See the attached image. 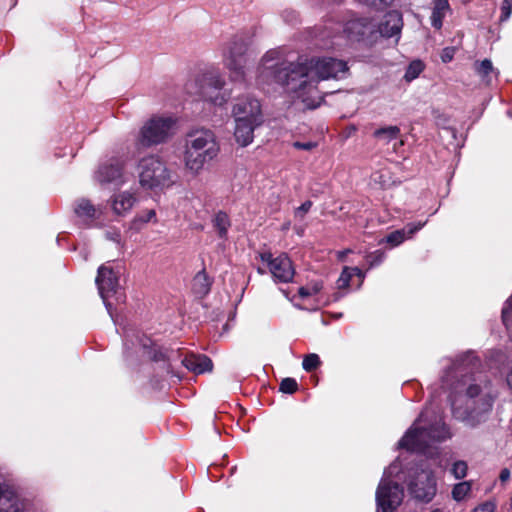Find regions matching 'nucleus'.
Instances as JSON below:
<instances>
[{"mask_svg": "<svg viewBox=\"0 0 512 512\" xmlns=\"http://www.w3.org/2000/svg\"><path fill=\"white\" fill-rule=\"evenodd\" d=\"M348 72L347 63L331 57L299 58L296 63L282 59L278 50H269L262 57L258 68L259 78L263 82H275L286 86L288 91L296 93L305 106L315 109L320 106V100L306 97L316 89L315 83L330 78H342Z\"/></svg>", "mask_w": 512, "mask_h": 512, "instance_id": "obj_1", "label": "nucleus"}, {"mask_svg": "<svg viewBox=\"0 0 512 512\" xmlns=\"http://www.w3.org/2000/svg\"><path fill=\"white\" fill-rule=\"evenodd\" d=\"M478 359L471 352L458 357L441 378L442 387L451 390V408L458 418L478 417L492 409L495 395L491 382L474 373Z\"/></svg>", "mask_w": 512, "mask_h": 512, "instance_id": "obj_2", "label": "nucleus"}, {"mask_svg": "<svg viewBox=\"0 0 512 512\" xmlns=\"http://www.w3.org/2000/svg\"><path fill=\"white\" fill-rule=\"evenodd\" d=\"M435 414L431 406L425 407L411 428L398 442L400 448L408 451L425 453L433 442L444 441L451 437L449 428L443 422L441 415H435L430 420V414Z\"/></svg>", "mask_w": 512, "mask_h": 512, "instance_id": "obj_3", "label": "nucleus"}, {"mask_svg": "<svg viewBox=\"0 0 512 512\" xmlns=\"http://www.w3.org/2000/svg\"><path fill=\"white\" fill-rule=\"evenodd\" d=\"M220 147L215 134L209 129L189 132L185 138L184 164L188 171L197 175L206 163L217 157Z\"/></svg>", "mask_w": 512, "mask_h": 512, "instance_id": "obj_4", "label": "nucleus"}, {"mask_svg": "<svg viewBox=\"0 0 512 512\" xmlns=\"http://www.w3.org/2000/svg\"><path fill=\"white\" fill-rule=\"evenodd\" d=\"M175 120L170 117L153 116L140 128L135 146L137 150L162 144L174 134Z\"/></svg>", "mask_w": 512, "mask_h": 512, "instance_id": "obj_5", "label": "nucleus"}, {"mask_svg": "<svg viewBox=\"0 0 512 512\" xmlns=\"http://www.w3.org/2000/svg\"><path fill=\"white\" fill-rule=\"evenodd\" d=\"M139 183L142 188L163 191L173 183L171 171L157 156H149L139 162Z\"/></svg>", "mask_w": 512, "mask_h": 512, "instance_id": "obj_6", "label": "nucleus"}, {"mask_svg": "<svg viewBox=\"0 0 512 512\" xmlns=\"http://www.w3.org/2000/svg\"><path fill=\"white\" fill-rule=\"evenodd\" d=\"M399 470L396 463H392L383 473V477L376 491V503L382 512H393L402 502L404 490L397 482H392L389 477Z\"/></svg>", "mask_w": 512, "mask_h": 512, "instance_id": "obj_7", "label": "nucleus"}, {"mask_svg": "<svg viewBox=\"0 0 512 512\" xmlns=\"http://www.w3.org/2000/svg\"><path fill=\"white\" fill-rule=\"evenodd\" d=\"M248 41L242 34L235 35L223 53L225 67L230 71L232 80L242 81L245 77L246 51Z\"/></svg>", "mask_w": 512, "mask_h": 512, "instance_id": "obj_8", "label": "nucleus"}, {"mask_svg": "<svg viewBox=\"0 0 512 512\" xmlns=\"http://www.w3.org/2000/svg\"><path fill=\"white\" fill-rule=\"evenodd\" d=\"M343 34L350 42H361L372 45L376 42L374 19L370 17L353 16L344 23Z\"/></svg>", "mask_w": 512, "mask_h": 512, "instance_id": "obj_9", "label": "nucleus"}, {"mask_svg": "<svg viewBox=\"0 0 512 512\" xmlns=\"http://www.w3.org/2000/svg\"><path fill=\"white\" fill-rule=\"evenodd\" d=\"M119 276L120 269H114V267H112L108 262L98 268L95 280L99 294L111 317H113L112 304L108 301V298L117 294L119 288Z\"/></svg>", "mask_w": 512, "mask_h": 512, "instance_id": "obj_10", "label": "nucleus"}, {"mask_svg": "<svg viewBox=\"0 0 512 512\" xmlns=\"http://www.w3.org/2000/svg\"><path fill=\"white\" fill-rule=\"evenodd\" d=\"M225 80L218 73L205 75L201 95L215 106H223L231 98V91L224 88Z\"/></svg>", "mask_w": 512, "mask_h": 512, "instance_id": "obj_11", "label": "nucleus"}, {"mask_svg": "<svg viewBox=\"0 0 512 512\" xmlns=\"http://www.w3.org/2000/svg\"><path fill=\"white\" fill-rule=\"evenodd\" d=\"M234 120L262 124L263 116L258 99L250 96L238 98L232 109Z\"/></svg>", "mask_w": 512, "mask_h": 512, "instance_id": "obj_12", "label": "nucleus"}, {"mask_svg": "<svg viewBox=\"0 0 512 512\" xmlns=\"http://www.w3.org/2000/svg\"><path fill=\"white\" fill-rule=\"evenodd\" d=\"M260 257L263 262L267 263L275 281L282 283L292 281L295 272L292 262L287 255L281 254L273 258L271 253L266 252L262 253Z\"/></svg>", "mask_w": 512, "mask_h": 512, "instance_id": "obj_13", "label": "nucleus"}, {"mask_svg": "<svg viewBox=\"0 0 512 512\" xmlns=\"http://www.w3.org/2000/svg\"><path fill=\"white\" fill-rule=\"evenodd\" d=\"M411 495L421 501L429 502L436 494V480L431 471L423 470L409 486Z\"/></svg>", "mask_w": 512, "mask_h": 512, "instance_id": "obj_14", "label": "nucleus"}, {"mask_svg": "<svg viewBox=\"0 0 512 512\" xmlns=\"http://www.w3.org/2000/svg\"><path fill=\"white\" fill-rule=\"evenodd\" d=\"M26 510L25 500L0 476V512H25Z\"/></svg>", "mask_w": 512, "mask_h": 512, "instance_id": "obj_15", "label": "nucleus"}, {"mask_svg": "<svg viewBox=\"0 0 512 512\" xmlns=\"http://www.w3.org/2000/svg\"><path fill=\"white\" fill-rule=\"evenodd\" d=\"M402 26V15L398 11L392 10L387 12L380 22H376L374 20V31L376 32V41L381 37H399Z\"/></svg>", "mask_w": 512, "mask_h": 512, "instance_id": "obj_16", "label": "nucleus"}, {"mask_svg": "<svg viewBox=\"0 0 512 512\" xmlns=\"http://www.w3.org/2000/svg\"><path fill=\"white\" fill-rule=\"evenodd\" d=\"M123 167L124 163L118 158H112L108 162L103 163L97 173L96 178L101 183H123Z\"/></svg>", "mask_w": 512, "mask_h": 512, "instance_id": "obj_17", "label": "nucleus"}, {"mask_svg": "<svg viewBox=\"0 0 512 512\" xmlns=\"http://www.w3.org/2000/svg\"><path fill=\"white\" fill-rule=\"evenodd\" d=\"M234 121V137L236 142L242 147L248 146L253 142L255 129L259 127L261 124L241 121V118H239V120Z\"/></svg>", "mask_w": 512, "mask_h": 512, "instance_id": "obj_18", "label": "nucleus"}, {"mask_svg": "<svg viewBox=\"0 0 512 512\" xmlns=\"http://www.w3.org/2000/svg\"><path fill=\"white\" fill-rule=\"evenodd\" d=\"M425 224L426 222L408 223L403 229L389 233L385 241L393 247L398 246L421 230Z\"/></svg>", "mask_w": 512, "mask_h": 512, "instance_id": "obj_19", "label": "nucleus"}, {"mask_svg": "<svg viewBox=\"0 0 512 512\" xmlns=\"http://www.w3.org/2000/svg\"><path fill=\"white\" fill-rule=\"evenodd\" d=\"M181 362L185 368L195 374L211 371L213 367L211 359L205 355L190 354L185 356Z\"/></svg>", "mask_w": 512, "mask_h": 512, "instance_id": "obj_20", "label": "nucleus"}, {"mask_svg": "<svg viewBox=\"0 0 512 512\" xmlns=\"http://www.w3.org/2000/svg\"><path fill=\"white\" fill-rule=\"evenodd\" d=\"M136 197L130 192H121L111 199V207L113 212L118 216L126 215L134 206Z\"/></svg>", "mask_w": 512, "mask_h": 512, "instance_id": "obj_21", "label": "nucleus"}, {"mask_svg": "<svg viewBox=\"0 0 512 512\" xmlns=\"http://www.w3.org/2000/svg\"><path fill=\"white\" fill-rule=\"evenodd\" d=\"M451 11L448 0H432V12L430 16L431 26L436 30H440L445 17L450 14Z\"/></svg>", "mask_w": 512, "mask_h": 512, "instance_id": "obj_22", "label": "nucleus"}, {"mask_svg": "<svg viewBox=\"0 0 512 512\" xmlns=\"http://www.w3.org/2000/svg\"><path fill=\"white\" fill-rule=\"evenodd\" d=\"M74 212L77 217L84 221H93L101 214L99 208L95 207L88 199L82 198L75 202Z\"/></svg>", "mask_w": 512, "mask_h": 512, "instance_id": "obj_23", "label": "nucleus"}, {"mask_svg": "<svg viewBox=\"0 0 512 512\" xmlns=\"http://www.w3.org/2000/svg\"><path fill=\"white\" fill-rule=\"evenodd\" d=\"M373 136L377 141L388 144L392 140H397L400 137V128L398 126L382 127L375 130Z\"/></svg>", "mask_w": 512, "mask_h": 512, "instance_id": "obj_24", "label": "nucleus"}, {"mask_svg": "<svg viewBox=\"0 0 512 512\" xmlns=\"http://www.w3.org/2000/svg\"><path fill=\"white\" fill-rule=\"evenodd\" d=\"M211 282L205 271L198 272L193 278L192 289L195 294L204 296L209 293Z\"/></svg>", "mask_w": 512, "mask_h": 512, "instance_id": "obj_25", "label": "nucleus"}, {"mask_svg": "<svg viewBox=\"0 0 512 512\" xmlns=\"http://www.w3.org/2000/svg\"><path fill=\"white\" fill-rule=\"evenodd\" d=\"M475 71L487 84H490L491 82V74H494L496 78L499 74V72L494 69L492 62L489 59H484L481 62H476Z\"/></svg>", "mask_w": 512, "mask_h": 512, "instance_id": "obj_26", "label": "nucleus"}, {"mask_svg": "<svg viewBox=\"0 0 512 512\" xmlns=\"http://www.w3.org/2000/svg\"><path fill=\"white\" fill-rule=\"evenodd\" d=\"M230 225H231V223H230L229 216L225 212L219 211L215 215V217L213 219V226L217 230L218 236L220 238L227 237V233H228V229H229Z\"/></svg>", "mask_w": 512, "mask_h": 512, "instance_id": "obj_27", "label": "nucleus"}, {"mask_svg": "<svg viewBox=\"0 0 512 512\" xmlns=\"http://www.w3.org/2000/svg\"><path fill=\"white\" fill-rule=\"evenodd\" d=\"M472 484L470 481H463L454 485L452 489V498L459 502L464 500L471 492Z\"/></svg>", "mask_w": 512, "mask_h": 512, "instance_id": "obj_28", "label": "nucleus"}, {"mask_svg": "<svg viewBox=\"0 0 512 512\" xmlns=\"http://www.w3.org/2000/svg\"><path fill=\"white\" fill-rule=\"evenodd\" d=\"M151 221L157 222L156 212L153 209L145 210L140 214H137L132 221V225L135 229L139 230L144 224Z\"/></svg>", "mask_w": 512, "mask_h": 512, "instance_id": "obj_29", "label": "nucleus"}, {"mask_svg": "<svg viewBox=\"0 0 512 512\" xmlns=\"http://www.w3.org/2000/svg\"><path fill=\"white\" fill-rule=\"evenodd\" d=\"M321 364L320 357L317 354L311 353L304 357L302 366L307 372L316 370Z\"/></svg>", "mask_w": 512, "mask_h": 512, "instance_id": "obj_30", "label": "nucleus"}, {"mask_svg": "<svg viewBox=\"0 0 512 512\" xmlns=\"http://www.w3.org/2000/svg\"><path fill=\"white\" fill-rule=\"evenodd\" d=\"M423 70V64L421 61H413L405 72V79L412 81L419 76Z\"/></svg>", "mask_w": 512, "mask_h": 512, "instance_id": "obj_31", "label": "nucleus"}, {"mask_svg": "<svg viewBox=\"0 0 512 512\" xmlns=\"http://www.w3.org/2000/svg\"><path fill=\"white\" fill-rule=\"evenodd\" d=\"M468 465L465 461H456L451 468V473L456 479H463L467 475Z\"/></svg>", "mask_w": 512, "mask_h": 512, "instance_id": "obj_32", "label": "nucleus"}, {"mask_svg": "<svg viewBox=\"0 0 512 512\" xmlns=\"http://www.w3.org/2000/svg\"><path fill=\"white\" fill-rule=\"evenodd\" d=\"M298 390V383L294 378H284L280 383V391L287 394H293Z\"/></svg>", "mask_w": 512, "mask_h": 512, "instance_id": "obj_33", "label": "nucleus"}, {"mask_svg": "<svg viewBox=\"0 0 512 512\" xmlns=\"http://www.w3.org/2000/svg\"><path fill=\"white\" fill-rule=\"evenodd\" d=\"M385 259V253L381 250H376L366 256V261L369 265V268L378 266Z\"/></svg>", "mask_w": 512, "mask_h": 512, "instance_id": "obj_34", "label": "nucleus"}, {"mask_svg": "<svg viewBox=\"0 0 512 512\" xmlns=\"http://www.w3.org/2000/svg\"><path fill=\"white\" fill-rule=\"evenodd\" d=\"M352 273L349 267H344V269L341 272L340 277L337 280V286L339 289H345L348 288L350 285V281L352 278Z\"/></svg>", "mask_w": 512, "mask_h": 512, "instance_id": "obj_35", "label": "nucleus"}, {"mask_svg": "<svg viewBox=\"0 0 512 512\" xmlns=\"http://www.w3.org/2000/svg\"><path fill=\"white\" fill-rule=\"evenodd\" d=\"M322 288V285L319 283H315L312 286H304L300 287L298 290V294L301 298H306L312 295L317 294Z\"/></svg>", "mask_w": 512, "mask_h": 512, "instance_id": "obj_36", "label": "nucleus"}, {"mask_svg": "<svg viewBox=\"0 0 512 512\" xmlns=\"http://www.w3.org/2000/svg\"><path fill=\"white\" fill-rule=\"evenodd\" d=\"M512 13V0H503L501 5L500 21H507Z\"/></svg>", "mask_w": 512, "mask_h": 512, "instance_id": "obj_37", "label": "nucleus"}, {"mask_svg": "<svg viewBox=\"0 0 512 512\" xmlns=\"http://www.w3.org/2000/svg\"><path fill=\"white\" fill-rule=\"evenodd\" d=\"M312 202L310 200H307L303 202L296 210H295V216L303 218L305 214L311 209Z\"/></svg>", "mask_w": 512, "mask_h": 512, "instance_id": "obj_38", "label": "nucleus"}, {"mask_svg": "<svg viewBox=\"0 0 512 512\" xmlns=\"http://www.w3.org/2000/svg\"><path fill=\"white\" fill-rule=\"evenodd\" d=\"M495 504L487 501L475 507L472 512H494Z\"/></svg>", "mask_w": 512, "mask_h": 512, "instance_id": "obj_39", "label": "nucleus"}, {"mask_svg": "<svg viewBox=\"0 0 512 512\" xmlns=\"http://www.w3.org/2000/svg\"><path fill=\"white\" fill-rule=\"evenodd\" d=\"M293 147H295L296 149H299V150H312L313 148L316 147V143L315 142H311V141H308V142H294L293 143Z\"/></svg>", "mask_w": 512, "mask_h": 512, "instance_id": "obj_40", "label": "nucleus"}, {"mask_svg": "<svg viewBox=\"0 0 512 512\" xmlns=\"http://www.w3.org/2000/svg\"><path fill=\"white\" fill-rule=\"evenodd\" d=\"M511 472L508 468H503L499 474V480L501 483H505L510 479Z\"/></svg>", "mask_w": 512, "mask_h": 512, "instance_id": "obj_41", "label": "nucleus"}, {"mask_svg": "<svg viewBox=\"0 0 512 512\" xmlns=\"http://www.w3.org/2000/svg\"><path fill=\"white\" fill-rule=\"evenodd\" d=\"M510 309L512 310V297L507 301V306H505L502 310L503 322H506Z\"/></svg>", "mask_w": 512, "mask_h": 512, "instance_id": "obj_42", "label": "nucleus"}, {"mask_svg": "<svg viewBox=\"0 0 512 512\" xmlns=\"http://www.w3.org/2000/svg\"><path fill=\"white\" fill-rule=\"evenodd\" d=\"M283 17H284L285 21L290 22V23H292L293 21H295L297 19V15L294 11L285 12Z\"/></svg>", "mask_w": 512, "mask_h": 512, "instance_id": "obj_43", "label": "nucleus"}, {"mask_svg": "<svg viewBox=\"0 0 512 512\" xmlns=\"http://www.w3.org/2000/svg\"><path fill=\"white\" fill-rule=\"evenodd\" d=\"M351 253V250L350 249H345V250H342V251H338L337 252V258L338 260L340 261H344L346 256Z\"/></svg>", "mask_w": 512, "mask_h": 512, "instance_id": "obj_44", "label": "nucleus"}, {"mask_svg": "<svg viewBox=\"0 0 512 512\" xmlns=\"http://www.w3.org/2000/svg\"><path fill=\"white\" fill-rule=\"evenodd\" d=\"M350 270H351L352 275H356V276H358L360 278L364 277V273H363V271L360 268L353 267V268H350Z\"/></svg>", "mask_w": 512, "mask_h": 512, "instance_id": "obj_45", "label": "nucleus"}, {"mask_svg": "<svg viewBox=\"0 0 512 512\" xmlns=\"http://www.w3.org/2000/svg\"><path fill=\"white\" fill-rule=\"evenodd\" d=\"M506 382L508 387L512 390V368L508 371L506 375Z\"/></svg>", "mask_w": 512, "mask_h": 512, "instance_id": "obj_46", "label": "nucleus"}, {"mask_svg": "<svg viewBox=\"0 0 512 512\" xmlns=\"http://www.w3.org/2000/svg\"><path fill=\"white\" fill-rule=\"evenodd\" d=\"M164 358H165V356L162 352L155 353V355H154L155 361L163 360Z\"/></svg>", "mask_w": 512, "mask_h": 512, "instance_id": "obj_47", "label": "nucleus"}, {"mask_svg": "<svg viewBox=\"0 0 512 512\" xmlns=\"http://www.w3.org/2000/svg\"><path fill=\"white\" fill-rule=\"evenodd\" d=\"M451 59H452V56H451V55H449V54H447V53H445V54H443V55H442V60H443V62H448V61H450Z\"/></svg>", "mask_w": 512, "mask_h": 512, "instance_id": "obj_48", "label": "nucleus"}, {"mask_svg": "<svg viewBox=\"0 0 512 512\" xmlns=\"http://www.w3.org/2000/svg\"><path fill=\"white\" fill-rule=\"evenodd\" d=\"M431 512H443V511L439 508H436V509L432 510Z\"/></svg>", "mask_w": 512, "mask_h": 512, "instance_id": "obj_49", "label": "nucleus"}, {"mask_svg": "<svg viewBox=\"0 0 512 512\" xmlns=\"http://www.w3.org/2000/svg\"><path fill=\"white\" fill-rule=\"evenodd\" d=\"M325 30H327V31L329 30V31H330V30H333V28H332V27L325 26Z\"/></svg>", "mask_w": 512, "mask_h": 512, "instance_id": "obj_50", "label": "nucleus"}, {"mask_svg": "<svg viewBox=\"0 0 512 512\" xmlns=\"http://www.w3.org/2000/svg\"><path fill=\"white\" fill-rule=\"evenodd\" d=\"M510 506H511V509H512V495H511V498H510Z\"/></svg>", "mask_w": 512, "mask_h": 512, "instance_id": "obj_51", "label": "nucleus"}, {"mask_svg": "<svg viewBox=\"0 0 512 512\" xmlns=\"http://www.w3.org/2000/svg\"><path fill=\"white\" fill-rule=\"evenodd\" d=\"M344 25H342V28H343ZM339 28H341V25H338V27H336V30H339Z\"/></svg>", "mask_w": 512, "mask_h": 512, "instance_id": "obj_52", "label": "nucleus"}, {"mask_svg": "<svg viewBox=\"0 0 512 512\" xmlns=\"http://www.w3.org/2000/svg\"><path fill=\"white\" fill-rule=\"evenodd\" d=\"M344 25H342V28H343ZM339 28H341V25H338V27H336V30H339Z\"/></svg>", "mask_w": 512, "mask_h": 512, "instance_id": "obj_53", "label": "nucleus"}]
</instances>
